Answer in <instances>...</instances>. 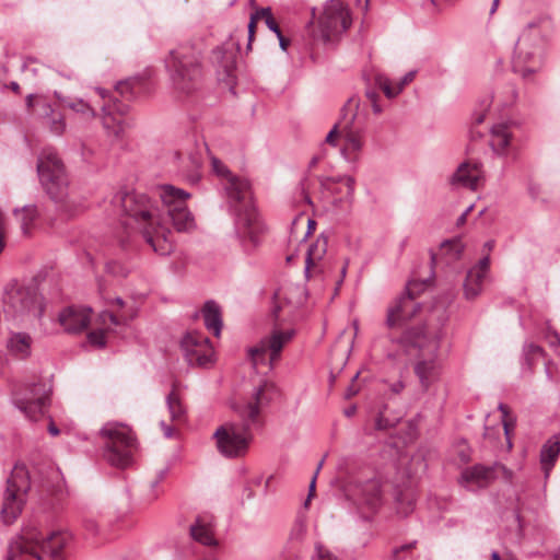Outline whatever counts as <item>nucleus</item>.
I'll return each mask as SVG.
<instances>
[{
	"label": "nucleus",
	"instance_id": "22",
	"mask_svg": "<svg viewBox=\"0 0 560 560\" xmlns=\"http://www.w3.org/2000/svg\"><path fill=\"white\" fill-rule=\"evenodd\" d=\"M328 247V238L323 233L308 247L305 258L304 273L310 279L315 273L323 272L319 262L324 258Z\"/></svg>",
	"mask_w": 560,
	"mask_h": 560
},
{
	"label": "nucleus",
	"instance_id": "58",
	"mask_svg": "<svg viewBox=\"0 0 560 560\" xmlns=\"http://www.w3.org/2000/svg\"><path fill=\"white\" fill-rule=\"evenodd\" d=\"M102 318H103L104 323L108 319L110 322V324H113V325H119L120 324L118 317L116 315H114L113 313H109V312H105L102 315Z\"/></svg>",
	"mask_w": 560,
	"mask_h": 560
},
{
	"label": "nucleus",
	"instance_id": "59",
	"mask_svg": "<svg viewBox=\"0 0 560 560\" xmlns=\"http://www.w3.org/2000/svg\"><path fill=\"white\" fill-rule=\"evenodd\" d=\"M337 128H338V125H335L334 128L328 132V135L326 136V139H325V141L331 145H336L335 137L337 135Z\"/></svg>",
	"mask_w": 560,
	"mask_h": 560
},
{
	"label": "nucleus",
	"instance_id": "57",
	"mask_svg": "<svg viewBox=\"0 0 560 560\" xmlns=\"http://www.w3.org/2000/svg\"><path fill=\"white\" fill-rule=\"evenodd\" d=\"M168 472H170V466L166 465L156 471V475L154 478L158 479L159 481H163L167 477Z\"/></svg>",
	"mask_w": 560,
	"mask_h": 560
},
{
	"label": "nucleus",
	"instance_id": "6",
	"mask_svg": "<svg viewBox=\"0 0 560 560\" xmlns=\"http://www.w3.org/2000/svg\"><path fill=\"white\" fill-rule=\"evenodd\" d=\"M550 28V20L547 16H539L529 22L520 35L515 45L512 68L524 80H529L541 69Z\"/></svg>",
	"mask_w": 560,
	"mask_h": 560
},
{
	"label": "nucleus",
	"instance_id": "29",
	"mask_svg": "<svg viewBox=\"0 0 560 560\" xmlns=\"http://www.w3.org/2000/svg\"><path fill=\"white\" fill-rule=\"evenodd\" d=\"M101 110L102 125L107 135L116 139L121 138L127 127L126 121L121 117H116L115 114L112 113L110 105H102Z\"/></svg>",
	"mask_w": 560,
	"mask_h": 560
},
{
	"label": "nucleus",
	"instance_id": "38",
	"mask_svg": "<svg viewBox=\"0 0 560 560\" xmlns=\"http://www.w3.org/2000/svg\"><path fill=\"white\" fill-rule=\"evenodd\" d=\"M417 540H411L409 542L394 547L388 556V560H407L408 556L417 547Z\"/></svg>",
	"mask_w": 560,
	"mask_h": 560
},
{
	"label": "nucleus",
	"instance_id": "41",
	"mask_svg": "<svg viewBox=\"0 0 560 560\" xmlns=\"http://www.w3.org/2000/svg\"><path fill=\"white\" fill-rule=\"evenodd\" d=\"M498 409L502 413V422H503L504 434L506 436L508 447L511 448L512 447V442L510 440V430L514 427L515 420L514 419H508V417H509V408H508L506 405L501 402V404H499Z\"/></svg>",
	"mask_w": 560,
	"mask_h": 560
},
{
	"label": "nucleus",
	"instance_id": "20",
	"mask_svg": "<svg viewBox=\"0 0 560 560\" xmlns=\"http://www.w3.org/2000/svg\"><path fill=\"white\" fill-rule=\"evenodd\" d=\"M91 308L69 306L59 315L61 326L68 332H80L84 330L90 323Z\"/></svg>",
	"mask_w": 560,
	"mask_h": 560
},
{
	"label": "nucleus",
	"instance_id": "50",
	"mask_svg": "<svg viewBox=\"0 0 560 560\" xmlns=\"http://www.w3.org/2000/svg\"><path fill=\"white\" fill-rule=\"evenodd\" d=\"M359 377V372H357L353 377L351 384L347 387L345 397L347 399H350L351 397L355 396L359 393V387L354 385V382Z\"/></svg>",
	"mask_w": 560,
	"mask_h": 560
},
{
	"label": "nucleus",
	"instance_id": "16",
	"mask_svg": "<svg viewBox=\"0 0 560 560\" xmlns=\"http://www.w3.org/2000/svg\"><path fill=\"white\" fill-rule=\"evenodd\" d=\"M294 336V329H275L270 336L262 338L257 346L249 348L248 357L252 360L254 366H257L260 362H262L264 355L269 352V365L272 368L275 361L280 358V353L284 345L291 341Z\"/></svg>",
	"mask_w": 560,
	"mask_h": 560
},
{
	"label": "nucleus",
	"instance_id": "26",
	"mask_svg": "<svg viewBox=\"0 0 560 560\" xmlns=\"http://www.w3.org/2000/svg\"><path fill=\"white\" fill-rule=\"evenodd\" d=\"M417 71L411 70L407 72L397 83L393 84L392 81L383 75L378 74L375 78L376 85L384 92L387 98H394L401 93L404 88L413 81Z\"/></svg>",
	"mask_w": 560,
	"mask_h": 560
},
{
	"label": "nucleus",
	"instance_id": "32",
	"mask_svg": "<svg viewBox=\"0 0 560 560\" xmlns=\"http://www.w3.org/2000/svg\"><path fill=\"white\" fill-rule=\"evenodd\" d=\"M560 453V441L550 439L541 447L540 464L546 477L549 475Z\"/></svg>",
	"mask_w": 560,
	"mask_h": 560
},
{
	"label": "nucleus",
	"instance_id": "10",
	"mask_svg": "<svg viewBox=\"0 0 560 560\" xmlns=\"http://www.w3.org/2000/svg\"><path fill=\"white\" fill-rule=\"evenodd\" d=\"M2 302L4 316L13 320L39 319L44 314V299L36 288L16 281L7 284Z\"/></svg>",
	"mask_w": 560,
	"mask_h": 560
},
{
	"label": "nucleus",
	"instance_id": "5",
	"mask_svg": "<svg viewBox=\"0 0 560 560\" xmlns=\"http://www.w3.org/2000/svg\"><path fill=\"white\" fill-rule=\"evenodd\" d=\"M66 530L51 532L44 536L37 528L25 529L9 545L8 560H65L66 548L71 542Z\"/></svg>",
	"mask_w": 560,
	"mask_h": 560
},
{
	"label": "nucleus",
	"instance_id": "42",
	"mask_svg": "<svg viewBox=\"0 0 560 560\" xmlns=\"http://www.w3.org/2000/svg\"><path fill=\"white\" fill-rule=\"evenodd\" d=\"M257 15L265 19V23L267 27L276 34V36H280L281 30L275 21L270 8H262L257 11Z\"/></svg>",
	"mask_w": 560,
	"mask_h": 560
},
{
	"label": "nucleus",
	"instance_id": "28",
	"mask_svg": "<svg viewBox=\"0 0 560 560\" xmlns=\"http://www.w3.org/2000/svg\"><path fill=\"white\" fill-rule=\"evenodd\" d=\"M202 317L207 329L212 331L215 337H219L223 325L219 304L212 300L207 301L202 308Z\"/></svg>",
	"mask_w": 560,
	"mask_h": 560
},
{
	"label": "nucleus",
	"instance_id": "31",
	"mask_svg": "<svg viewBox=\"0 0 560 560\" xmlns=\"http://www.w3.org/2000/svg\"><path fill=\"white\" fill-rule=\"evenodd\" d=\"M511 137L509 124H497L491 128L490 145L498 154H505Z\"/></svg>",
	"mask_w": 560,
	"mask_h": 560
},
{
	"label": "nucleus",
	"instance_id": "25",
	"mask_svg": "<svg viewBox=\"0 0 560 560\" xmlns=\"http://www.w3.org/2000/svg\"><path fill=\"white\" fill-rule=\"evenodd\" d=\"M353 115L350 120L340 125L341 133L345 136L348 149L359 152L363 147L364 126L357 124Z\"/></svg>",
	"mask_w": 560,
	"mask_h": 560
},
{
	"label": "nucleus",
	"instance_id": "63",
	"mask_svg": "<svg viewBox=\"0 0 560 560\" xmlns=\"http://www.w3.org/2000/svg\"><path fill=\"white\" fill-rule=\"evenodd\" d=\"M357 412V406L355 405H351L350 407L346 408L343 410V415L347 417V418H351L352 416H354Z\"/></svg>",
	"mask_w": 560,
	"mask_h": 560
},
{
	"label": "nucleus",
	"instance_id": "36",
	"mask_svg": "<svg viewBox=\"0 0 560 560\" xmlns=\"http://www.w3.org/2000/svg\"><path fill=\"white\" fill-rule=\"evenodd\" d=\"M396 512L406 517L412 513L416 504V493L411 489L399 491L395 497Z\"/></svg>",
	"mask_w": 560,
	"mask_h": 560
},
{
	"label": "nucleus",
	"instance_id": "60",
	"mask_svg": "<svg viewBox=\"0 0 560 560\" xmlns=\"http://www.w3.org/2000/svg\"><path fill=\"white\" fill-rule=\"evenodd\" d=\"M405 388L402 381H397L390 385V390L395 394H399Z\"/></svg>",
	"mask_w": 560,
	"mask_h": 560
},
{
	"label": "nucleus",
	"instance_id": "45",
	"mask_svg": "<svg viewBox=\"0 0 560 560\" xmlns=\"http://www.w3.org/2000/svg\"><path fill=\"white\" fill-rule=\"evenodd\" d=\"M517 98V91L513 84H510L506 86V96L502 100H499V102L503 106H510L512 105Z\"/></svg>",
	"mask_w": 560,
	"mask_h": 560
},
{
	"label": "nucleus",
	"instance_id": "55",
	"mask_svg": "<svg viewBox=\"0 0 560 560\" xmlns=\"http://www.w3.org/2000/svg\"><path fill=\"white\" fill-rule=\"evenodd\" d=\"M160 483H161V481H159L155 478L150 482V489H151L150 498L151 499H156L160 495V492H161Z\"/></svg>",
	"mask_w": 560,
	"mask_h": 560
},
{
	"label": "nucleus",
	"instance_id": "52",
	"mask_svg": "<svg viewBox=\"0 0 560 560\" xmlns=\"http://www.w3.org/2000/svg\"><path fill=\"white\" fill-rule=\"evenodd\" d=\"M316 556L318 560H338L329 551L325 550L322 545L316 546Z\"/></svg>",
	"mask_w": 560,
	"mask_h": 560
},
{
	"label": "nucleus",
	"instance_id": "9",
	"mask_svg": "<svg viewBox=\"0 0 560 560\" xmlns=\"http://www.w3.org/2000/svg\"><path fill=\"white\" fill-rule=\"evenodd\" d=\"M313 20L311 35L315 40L329 43L341 36L352 24L349 8L341 0H328L316 16V9H312Z\"/></svg>",
	"mask_w": 560,
	"mask_h": 560
},
{
	"label": "nucleus",
	"instance_id": "17",
	"mask_svg": "<svg viewBox=\"0 0 560 560\" xmlns=\"http://www.w3.org/2000/svg\"><path fill=\"white\" fill-rule=\"evenodd\" d=\"M350 495L360 509L375 513L383 503L382 482L374 477L365 481H355L350 489Z\"/></svg>",
	"mask_w": 560,
	"mask_h": 560
},
{
	"label": "nucleus",
	"instance_id": "35",
	"mask_svg": "<svg viewBox=\"0 0 560 560\" xmlns=\"http://www.w3.org/2000/svg\"><path fill=\"white\" fill-rule=\"evenodd\" d=\"M39 105L43 116L47 118L50 131L57 136L62 135L66 129L63 116L59 113H55L51 105L47 102H42Z\"/></svg>",
	"mask_w": 560,
	"mask_h": 560
},
{
	"label": "nucleus",
	"instance_id": "64",
	"mask_svg": "<svg viewBox=\"0 0 560 560\" xmlns=\"http://www.w3.org/2000/svg\"><path fill=\"white\" fill-rule=\"evenodd\" d=\"M161 427H162V429H163V431H164V435H165L166 438H171V436L173 435V429H172V427H170V425L165 424V422H163V421L161 422Z\"/></svg>",
	"mask_w": 560,
	"mask_h": 560
},
{
	"label": "nucleus",
	"instance_id": "43",
	"mask_svg": "<svg viewBox=\"0 0 560 560\" xmlns=\"http://www.w3.org/2000/svg\"><path fill=\"white\" fill-rule=\"evenodd\" d=\"M442 248L450 253L452 259L459 258L464 250L460 240L445 241L442 243Z\"/></svg>",
	"mask_w": 560,
	"mask_h": 560
},
{
	"label": "nucleus",
	"instance_id": "27",
	"mask_svg": "<svg viewBox=\"0 0 560 560\" xmlns=\"http://www.w3.org/2000/svg\"><path fill=\"white\" fill-rule=\"evenodd\" d=\"M32 337L26 332H12L7 339V349L10 354L25 359L31 354Z\"/></svg>",
	"mask_w": 560,
	"mask_h": 560
},
{
	"label": "nucleus",
	"instance_id": "14",
	"mask_svg": "<svg viewBox=\"0 0 560 560\" xmlns=\"http://www.w3.org/2000/svg\"><path fill=\"white\" fill-rule=\"evenodd\" d=\"M180 348L191 366L208 368L213 363L212 346L209 338L201 332H187L180 341Z\"/></svg>",
	"mask_w": 560,
	"mask_h": 560
},
{
	"label": "nucleus",
	"instance_id": "37",
	"mask_svg": "<svg viewBox=\"0 0 560 560\" xmlns=\"http://www.w3.org/2000/svg\"><path fill=\"white\" fill-rule=\"evenodd\" d=\"M166 405L172 421H182L185 418L186 409L175 389L167 395Z\"/></svg>",
	"mask_w": 560,
	"mask_h": 560
},
{
	"label": "nucleus",
	"instance_id": "2",
	"mask_svg": "<svg viewBox=\"0 0 560 560\" xmlns=\"http://www.w3.org/2000/svg\"><path fill=\"white\" fill-rule=\"evenodd\" d=\"M212 168L223 178V188L230 212L234 215L237 234L253 247L260 243L266 226L260 221L253 202L252 188L247 179L231 174L218 159L212 158Z\"/></svg>",
	"mask_w": 560,
	"mask_h": 560
},
{
	"label": "nucleus",
	"instance_id": "12",
	"mask_svg": "<svg viewBox=\"0 0 560 560\" xmlns=\"http://www.w3.org/2000/svg\"><path fill=\"white\" fill-rule=\"evenodd\" d=\"M30 489V472L24 464L16 463L7 479L2 497L1 517L5 524L13 523L22 513Z\"/></svg>",
	"mask_w": 560,
	"mask_h": 560
},
{
	"label": "nucleus",
	"instance_id": "19",
	"mask_svg": "<svg viewBox=\"0 0 560 560\" xmlns=\"http://www.w3.org/2000/svg\"><path fill=\"white\" fill-rule=\"evenodd\" d=\"M482 178V170L478 163L463 162L450 177V185L455 189L477 190Z\"/></svg>",
	"mask_w": 560,
	"mask_h": 560
},
{
	"label": "nucleus",
	"instance_id": "23",
	"mask_svg": "<svg viewBox=\"0 0 560 560\" xmlns=\"http://www.w3.org/2000/svg\"><path fill=\"white\" fill-rule=\"evenodd\" d=\"M158 191L163 206L162 213L187 207L186 201L190 195L184 189L173 185H162L158 188Z\"/></svg>",
	"mask_w": 560,
	"mask_h": 560
},
{
	"label": "nucleus",
	"instance_id": "3",
	"mask_svg": "<svg viewBox=\"0 0 560 560\" xmlns=\"http://www.w3.org/2000/svg\"><path fill=\"white\" fill-rule=\"evenodd\" d=\"M113 202L120 205L121 213L132 219L141 229L142 235L152 249L159 255H170L174 245L167 240L168 230L163 226V218H159V211L153 208L150 199L144 194L118 192Z\"/></svg>",
	"mask_w": 560,
	"mask_h": 560
},
{
	"label": "nucleus",
	"instance_id": "44",
	"mask_svg": "<svg viewBox=\"0 0 560 560\" xmlns=\"http://www.w3.org/2000/svg\"><path fill=\"white\" fill-rule=\"evenodd\" d=\"M545 338L549 346L555 350V352L560 354V335L551 327H548L545 334Z\"/></svg>",
	"mask_w": 560,
	"mask_h": 560
},
{
	"label": "nucleus",
	"instance_id": "48",
	"mask_svg": "<svg viewBox=\"0 0 560 560\" xmlns=\"http://www.w3.org/2000/svg\"><path fill=\"white\" fill-rule=\"evenodd\" d=\"M489 266H490V257L487 255V256L482 257L478 261V264L471 268V270L477 271L487 277V273L489 271Z\"/></svg>",
	"mask_w": 560,
	"mask_h": 560
},
{
	"label": "nucleus",
	"instance_id": "49",
	"mask_svg": "<svg viewBox=\"0 0 560 560\" xmlns=\"http://www.w3.org/2000/svg\"><path fill=\"white\" fill-rule=\"evenodd\" d=\"M306 533V526L303 522H296L292 532H291V538L301 540Z\"/></svg>",
	"mask_w": 560,
	"mask_h": 560
},
{
	"label": "nucleus",
	"instance_id": "47",
	"mask_svg": "<svg viewBox=\"0 0 560 560\" xmlns=\"http://www.w3.org/2000/svg\"><path fill=\"white\" fill-rule=\"evenodd\" d=\"M104 105H110L112 113L113 114H119V116L125 115L128 112V106L126 104H122L121 102L117 100H109Z\"/></svg>",
	"mask_w": 560,
	"mask_h": 560
},
{
	"label": "nucleus",
	"instance_id": "4",
	"mask_svg": "<svg viewBox=\"0 0 560 560\" xmlns=\"http://www.w3.org/2000/svg\"><path fill=\"white\" fill-rule=\"evenodd\" d=\"M39 184L61 213L73 215L78 203L70 192V180L63 162L52 149H44L36 163Z\"/></svg>",
	"mask_w": 560,
	"mask_h": 560
},
{
	"label": "nucleus",
	"instance_id": "33",
	"mask_svg": "<svg viewBox=\"0 0 560 560\" xmlns=\"http://www.w3.org/2000/svg\"><path fill=\"white\" fill-rule=\"evenodd\" d=\"M55 96L68 108L71 110L83 115L86 118L93 119L97 116L96 110L84 100L82 98H70L63 96L59 92H55Z\"/></svg>",
	"mask_w": 560,
	"mask_h": 560
},
{
	"label": "nucleus",
	"instance_id": "54",
	"mask_svg": "<svg viewBox=\"0 0 560 560\" xmlns=\"http://www.w3.org/2000/svg\"><path fill=\"white\" fill-rule=\"evenodd\" d=\"M259 15L256 14H253L250 16V21L248 23V47H250V43L253 40V37H254V34H255V27H256V19L258 18Z\"/></svg>",
	"mask_w": 560,
	"mask_h": 560
},
{
	"label": "nucleus",
	"instance_id": "24",
	"mask_svg": "<svg viewBox=\"0 0 560 560\" xmlns=\"http://www.w3.org/2000/svg\"><path fill=\"white\" fill-rule=\"evenodd\" d=\"M159 218L164 219L162 221V223H163V226L166 228L167 230H170L167 226V223H172V225L178 232H187V231H190L191 229H194V226H195V219L187 207L180 208L175 211H168L166 213H159ZM170 235H171V231H168V233H166L168 241H171L168 238Z\"/></svg>",
	"mask_w": 560,
	"mask_h": 560
},
{
	"label": "nucleus",
	"instance_id": "18",
	"mask_svg": "<svg viewBox=\"0 0 560 560\" xmlns=\"http://www.w3.org/2000/svg\"><path fill=\"white\" fill-rule=\"evenodd\" d=\"M504 469L498 464L492 466L475 465L466 468L460 476L459 482L466 489L476 491L488 487L497 478V469Z\"/></svg>",
	"mask_w": 560,
	"mask_h": 560
},
{
	"label": "nucleus",
	"instance_id": "56",
	"mask_svg": "<svg viewBox=\"0 0 560 560\" xmlns=\"http://www.w3.org/2000/svg\"><path fill=\"white\" fill-rule=\"evenodd\" d=\"M42 102H43V101H39V102H36V103H35V95H34V94H28V95L26 96V100H25L26 107H27V109H28V110H33V109H34V107H35V105H37V106H39V107H40L39 103H42Z\"/></svg>",
	"mask_w": 560,
	"mask_h": 560
},
{
	"label": "nucleus",
	"instance_id": "40",
	"mask_svg": "<svg viewBox=\"0 0 560 560\" xmlns=\"http://www.w3.org/2000/svg\"><path fill=\"white\" fill-rule=\"evenodd\" d=\"M544 353V349L534 342H526L523 347L524 361L528 366L533 364L535 358L542 357Z\"/></svg>",
	"mask_w": 560,
	"mask_h": 560
},
{
	"label": "nucleus",
	"instance_id": "39",
	"mask_svg": "<svg viewBox=\"0 0 560 560\" xmlns=\"http://www.w3.org/2000/svg\"><path fill=\"white\" fill-rule=\"evenodd\" d=\"M318 180H319L322 187H326L327 182H331V183H342L343 182L348 188L347 197L352 198V196H353L355 180L351 176H339V177L322 176V177H318Z\"/></svg>",
	"mask_w": 560,
	"mask_h": 560
},
{
	"label": "nucleus",
	"instance_id": "8",
	"mask_svg": "<svg viewBox=\"0 0 560 560\" xmlns=\"http://www.w3.org/2000/svg\"><path fill=\"white\" fill-rule=\"evenodd\" d=\"M201 50L191 44H182L165 59L174 89L183 94L195 91L201 78Z\"/></svg>",
	"mask_w": 560,
	"mask_h": 560
},
{
	"label": "nucleus",
	"instance_id": "34",
	"mask_svg": "<svg viewBox=\"0 0 560 560\" xmlns=\"http://www.w3.org/2000/svg\"><path fill=\"white\" fill-rule=\"evenodd\" d=\"M485 279V275L468 270L464 282V294L467 300H474L481 293Z\"/></svg>",
	"mask_w": 560,
	"mask_h": 560
},
{
	"label": "nucleus",
	"instance_id": "11",
	"mask_svg": "<svg viewBox=\"0 0 560 560\" xmlns=\"http://www.w3.org/2000/svg\"><path fill=\"white\" fill-rule=\"evenodd\" d=\"M103 440V456L113 466L124 468L131 463L136 440L129 427L119 422H107L100 431Z\"/></svg>",
	"mask_w": 560,
	"mask_h": 560
},
{
	"label": "nucleus",
	"instance_id": "51",
	"mask_svg": "<svg viewBox=\"0 0 560 560\" xmlns=\"http://www.w3.org/2000/svg\"><path fill=\"white\" fill-rule=\"evenodd\" d=\"M322 466H323V460L319 462V464L317 466V469H316V471H315V474H314V476H313V478L311 480L310 490H308V497H307V499H306V501L304 503L305 506H307L311 498L314 495L316 477H317V474H318L319 469L322 468Z\"/></svg>",
	"mask_w": 560,
	"mask_h": 560
},
{
	"label": "nucleus",
	"instance_id": "30",
	"mask_svg": "<svg viewBox=\"0 0 560 560\" xmlns=\"http://www.w3.org/2000/svg\"><path fill=\"white\" fill-rule=\"evenodd\" d=\"M39 214V209L35 203L25 205L13 210V217L20 223L22 233L25 235L30 233Z\"/></svg>",
	"mask_w": 560,
	"mask_h": 560
},
{
	"label": "nucleus",
	"instance_id": "7",
	"mask_svg": "<svg viewBox=\"0 0 560 560\" xmlns=\"http://www.w3.org/2000/svg\"><path fill=\"white\" fill-rule=\"evenodd\" d=\"M440 339L441 336L436 331H428L422 327L410 328L400 338L404 347L418 349L422 355L415 364L413 371L423 392H427L440 376V364L436 361Z\"/></svg>",
	"mask_w": 560,
	"mask_h": 560
},
{
	"label": "nucleus",
	"instance_id": "61",
	"mask_svg": "<svg viewBox=\"0 0 560 560\" xmlns=\"http://www.w3.org/2000/svg\"><path fill=\"white\" fill-rule=\"evenodd\" d=\"M347 267H348V261H346V262L342 265L341 269H340V279H339V280L337 281V283H336V284H337L336 290H338V289H339V287L341 285V283H342L343 279H345V277H346V273H347Z\"/></svg>",
	"mask_w": 560,
	"mask_h": 560
},
{
	"label": "nucleus",
	"instance_id": "15",
	"mask_svg": "<svg viewBox=\"0 0 560 560\" xmlns=\"http://www.w3.org/2000/svg\"><path fill=\"white\" fill-rule=\"evenodd\" d=\"M423 285L424 283L417 281L408 283L406 293L400 295L387 310L386 325L388 328H394L416 315L420 304L416 303L415 299Z\"/></svg>",
	"mask_w": 560,
	"mask_h": 560
},
{
	"label": "nucleus",
	"instance_id": "1",
	"mask_svg": "<svg viewBox=\"0 0 560 560\" xmlns=\"http://www.w3.org/2000/svg\"><path fill=\"white\" fill-rule=\"evenodd\" d=\"M276 392V386L264 382L255 387L252 397L235 408L241 422H225L213 433L219 453L228 458L244 456L253 440L252 428L258 423L260 409L267 406Z\"/></svg>",
	"mask_w": 560,
	"mask_h": 560
},
{
	"label": "nucleus",
	"instance_id": "21",
	"mask_svg": "<svg viewBox=\"0 0 560 560\" xmlns=\"http://www.w3.org/2000/svg\"><path fill=\"white\" fill-rule=\"evenodd\" d=\"M191 538L207 547L218 546V540L214 536V522L212 516L200 515L196 518L195 523L190 525Z\"/></svg>",
	"mask_w": 560,
	"mask_h": 560
},
{
	"label": "nucleus",
	"instance_id": "53",
	"mask_svg": "<svg viewBox=\"0 0 560 560\" xmlns=\"http://www.w3.org/2000/svg\"><path fill=\"white\" fill-rule=\"evenodd\" d=\"M393 423L386 419L382 413H380L375 420V428L377 430H386L390 428Z\"/></svg>",
	"mask_w": 560,
	"mask_h": 560
},
{
	"label": "nucleus",
	"instance_id": "13",
	"mask_svg": "<svg viewBox=\"0 0 560 560\" xmlns=\"http://www.w3.org/2000/svg\"><path fill=\"white\" fill-rule=\"evenodd\" d=\"M50 392L49 381L39 380L16 390L13 402L30 420L37 421L46 410Z\"/></svg>",
	"mask_w": 560,
	"mask_h": 560
},
{
	"label": "nucleus",
	"instance_id": "46",
	"mask_svg": "<svg viewBox=\"0 0 560 560\" xmlns=\"http://www.w3.org/2000/svg\"><path fill=\"white\" fill-rule=\"evenodd\" d=\"M90 343L104 347L105 346V332L103 330H94L88 335Z\"/></svg>",
	"mask_w": 560,
	"mask_h": 560
},
{
	"label": "nucleus",
	"instance_id": "62",
	"mask_svg": "<svg viewBox=\"0 0 560 560\" xmlns=\"http://www.w3.org/2000/svg\"><path fill=\"white\" fill-rule=\"evenodd\" d=\"M277 38L279 39V45H280L281 49L287 50L290 45V40L288 38H285L282 35V33H280V36H277Z\"/></svg>",
	"mask_w": 560,
	"mask_h": 560
}]
</instances>
